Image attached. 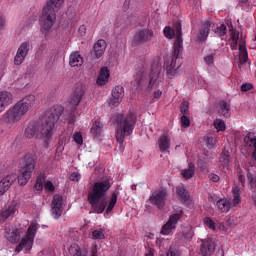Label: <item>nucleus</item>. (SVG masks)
Returning a JSON list of instances; mask_svg holds the SVG:
<instances>
[{
    "label": "nucleus",
    "instance_id": "6ab92c4d",
    "mask_svg": "<svg viewBox=\"0 0 256 256\" xmlns=\"http://www.w3.org/2000/svg\"><path fill=\"white\" fill-rule=\"evenodd\" d=\"M18 210L15 204H10L0 211V223H5L7 219H13L17 215Z\"/></svg>",
    "mask_w": 256,
    "mask_h": 256
},
{
    "label": "nucleus",
    "instance_id": "c03bdc74",
    "mask_svg": "<svg viewBox=\"0 0 256 256\" xmlns=\"http://www.w3.org/2000/svg\"><path fill=\"white\" fill-rule=\"evenodd\" d=\"M74 141L77 145H83V135H81V132H76L74 134Z\"/></svg>",
    "mask_w": 256,
    "mask_h": 256
},
{
    "label": "nucleus",
    "instance_id": "a878e982",
    "mask_svg": "<svg viewBox=\"0 0 256 256\" xmlns=\"http://www.w3.org/2000/svg\"><path fill=\"white\" fill-rule=\"evenodd\" d=\"M70 67H81L83 65V56L79 52H73L69 56Z\"/></svg>",
    "mask_w": 256,
    "mask_h": 256
},
{
    "label": "nucleus",
    "instance_id": "e2e57ef3",
    "mask_svg": "<svg viewBox=\"0 0 256 256\" xmlns=\"http://www.w3.org/2000/svg\"><path fill=\"white\" fill-rule=\"evenodd\" d=\"M238 43H239V42H232V43H231V49H232V51H235V49H237Z\"/></svg>",
    "mask_w": 256,
    "mask_h": 256
},
{
    "label": "nucleus",
    "instance_id": "aec40b11",
    "mask_svg": "<svg viewBox=\"0 0 256 256\" xmlns=\"http://www.w3.org/2000/svg\"><path fill=\"white\" fill-rule=\"evenodd\" d=\"M9 105H13V93L9 91L0 92V113H3Z\"/></svg>",
    "mask_w": 256,
    "mask_h": 256
},
{
    "label": "nucleus",
    "instance_id": "393cba45",
    "mask_svg": "<svg viewBox=\"0 0 256 256\" xmlns=\"http://www.w3.org/2000/svg\"><path fill=\"white\" fill-rule=\"evenodd\" d=\"M217 109L220 116L226 117V119L231 117V106L225 100L218 103Z\"/></svg>",
    "mask_w": 256,
    "mask_h": 256
},
{
    "label": "nucleus",
    "instance_id": "6e6d98bb",
    "mask_svg": "<svg viewBox=\"0 0 256 256\" xmlns=\"http://www.w3.org/2000/svg\"><path fill=\"white\" fill-rule=\"evenodd\" d=\"M231 39L233 43H239V34H237V32H232Z\"/></svg>",
    "mask_w": 256,
    "mask_h": 256
},
{
    "label": "nucleus",
    "instance_id": "09e8293b",
    "mask_svg": "<svg viewBox=\"0 0 256 256\" xmlns=\"http://www.w3.org/2000/svg\"><path fill=\"white\" fill-rule=\"evenodd\" d=\"M253 89V84L251 83H245V84H242L241 86V91L243 93H246V91H251Z\"/></svg>",
    "mask_w": 256,
    "mask_h": 256
},
{
    "label": "nucleus",
    "instance_id": "a18cd8bd",
    "mask_svg": "<svg viewBox=\"0 0 256 256\" xmlns=\"http://www.w3.org/2000/svg\"><path fill=\"white\" fill-rule=\"evenodd\" d=\"M45 191H49L50 193H53L55 191V186L53 185V182L47 181L44 185Z\"/></svg>",
    "mask_w": 256,
    "mask_h": 256
},
{
    "label": "nucleus",
    "instance_id": "0eeeda50",
    "mask_svg": "<svg viewBox=\"0 0 256 256\" xmlns=\"http://www.w3.org/2000/svg\"><path fill=\"white\" fill-rule=\"evenodd\" d=\"M65 4V0H48L43 7L42 15L40 16V31L43 35H49L53 25H55V19H57L58 9H61Z\"/></svg>",
    "mask_w": 256,
    "mask_h": 256
},
{
    "label": "nucleus",
    "instance_id": "1a4fd4ad",
    "mask_svg": "<svg viewBox=\"0 0 256 256\" xmlns=\"http://www.w3.org/2000/svg\"><path fill=\"white\" fill-rule=\"evenodd\" d=\"M39 225L37 223H31L26 231L25 236L21 239L18 246H16L15 251L21 253L23 249L25 251H31L33 249V243L35 242V236L37 235V230Z\"/></svg>",
    "mask_w": 256,
    "mask_h": 256
},
{
    "label": "nucleus",
    "instance_id": "680f3d73",
    "mask_svg": "<svg viewBox=\"0 0 256 256\" xmlns=\"http://www.w3.org/2000/svg\"><path fill=\"white\" fill-rule=\"evenodd\" d=\"M232 193H233V195H240L239 194L240 193V189L237 186H234L232 188Z\"/></svg>",
    "mask_w": 256,
    "mask_h": 256
},
{
    "label": "nucleus",
    "instance_id": "de8ad7c7",
    "mask_svg": "<svg viewBox=\"0 0 256 256\" xmlns=\"http://www.w3.org/2000/svg\"><path fill=\"white\" fill-rule=\"evenodd\" d=\"M34 188L36 189V191H43V180L38 178L36 180V183L34 185Z\"/></svg>",
    "mask_w": 256,
    "mask_h": 256
},
{
    "label": "nucleus",
    "instance_id": "9d476101",
    "mask_svg": "<svg viewBox=\"0 0 256 256\" xmlns=\"http://www.w3.org/2000/svg\"><path fill=\"white\" fill-rule=\"evenodd\" d=\"M35 165H37V157L28 156L25 159L24 166L20 169V174L16 176L19 185H27V183L31 179V175H33Z\"/></svg>",
    "mask_w": 256,
    "mask_h": 256
},
{
    "label": "nucleus",
    "instance_id": "2eb2a0df",
    "mask_svg": "<svg viewBox=\"0 0 256 256\" xmlns=\"http://www.w3.org/2000/svg\"><path fill=\"white\" fill-rule=\"evenodd\" d=\"M51 215L53 219H59L63 215V196L54 195L52 200Z\"/></svg>",
    "mask_w": 256,
    "mask_h": 256
},
{
    "label": "nucleus",
    "instance_id": "13d9d810",
    "mask_svg": "<svg viewBox=\"0 0 256 256\" xmlns=\"http://www.w3.org/2000/svg\"><path fill=\"white\" fill-rule=\"evenodd\" d=\"M65 149V146H63V142H59L58 143V146H57V148H56V151L58 152V153H63V150Z\"/></svg>",
    "mask_w": 256,
    "mask_h": 256
},
{
    "label": "nucleus",
    "instance_id": "bb28decb",
    "mask_svg": "<svg viewBox=\"0 0 256 256\" xmlns=\"http://www.w3.org/2000/svg\"><path fill=\"white\" fill-rule=\"evenodd\" d=\"M103 132V123L99 121H95L90 129V133L95 137V139H99L101 137V133Z\"/></svg>",
    "mask_w": 256,
    "mask_h": 256
},
{
    "label": "nucleus",
    "instance_id": "c756f323",
    "mask_svg": "<svg viewBox=\"0 0 256 256\" xmlns=\"http://www.w3.org/2000/svg\"><path fill=\"white\" fill-rule=\"evenodd\" d=\"M176 193L178 197H180L181 201H189V192L187 191V189H185V186L183 184H180L176 187Z\"/></svg>",
    "mask_w": 256,
    "mask_h": 256
},
{
    "label": "nucleus",
    "instance_id": "c9c22d12",
    "mask_svg": "<svg viewBox=\"0 0 256 256\" xmlns=\"http://www.w3.org/2000/svg\"><path fill=\"white\" fill-rule=\"evenodd\" d=\"M215 55V51H212L204 56L205 65H207L208 67H213V65H215Z\"/></svg>",
    "mask_w": 256,
    "mask_h": 256
},
{
    "label": "nucleus",
    "instance_id": "f704fd0d",
    "mask_svg": "<svg viewBox=\"0 0 256 256\" xmlns=\"http://www.w3.org/2000/svg\"><path fill=\"white\" fill-rule=\"evenodd\" d=\"M247 179L251 191H253V193H256V175L251 172H247Z\"/></svg>",
    "mask_w": 256,
    "mask_h": 256
},
{
    "label": "nucleus",
    "instance_id": "ddd939ff",
    "mask_svg": "<svg viewBox=\"0 0 256 256\" xmlns=\"http://www.w3.org/2000/svg\"><path fill=\"white\" fill-rule=\"evenodd\" d=\"M31 50V42L25 41L20 44L16 51V55L14 56V65L19 66L23 65L25 59H27V55H29V51Z\"/></svg>",
    "mask_w": 256,
    "mask_h": 256
},
{
    "label": "nucleus",
    "instance_id": "f8f14e48",
    "mask_svg": "<svg viewBox=\"0 0 256 256\" xmlns=\"http://www.w3.org/2000/svg\"><path fill=\"white\" fill-rule=\"evenodd\" d=\"M169 197V192L167 189L161 188L156 190L149 198L151 205L157 207V209H165V203Z\"/></svg>",
    "mask_w": 256,
    "mask_h": 256
},
{
    "label": "nucleus",
    "instance_id": "4468645a",
    "mask_svg": "<svg viewBox=\"0 0 256 256\" xmlns=\"http://www.w3.org/2000/svg\"><path fill=\"white\" fill-rule=\"evenodd\" d=\"M183 217V212L175 213L170 215L167 223L162 226L161 234L162 235H171L175 229H177V223Z\"/></svg>",
    "mask_w": 256,
    "mask_h": 256
},
{
    "label": "nucleus",
    "instance_id": "4c0bfd02",
    "mask_svg": "<svg viewBox=\"0 0 256 256\" xmlns=\"http://www.w3.org/2000/svg\"><path fill=\"white\" fill-rule=\"evenodd\" d=\"M215 33L218 37H225V35H227V26L221 24V26L216 28Z\"/></svg>",
    "mask_w": 256,
    "mask_h": 256
},
{
    "label": "nucleus",
    "instance_id": "338daca9",
    "mask_svg": "<svg viewBox=\"0 0 256 256\" xmlns=\"http://www.w3.org/2000/svg\"><path fill=\"white\" fill-rule=\"evenodd\" d=\"M241 3L246 4V3H247V0H241Z\"/></svg>",
    "mask_w": 256,
    "mask_h": 256
},
{
    "label": "nucleus",
    "instance_id": "423d86ee",
    "mask_svg": "<svg viewBox=\"0 0 256 256\" xmlns=\"http://www.w3.org/2000/svg\"><path fill=\"white\" fill-rule=\"evenodd\" d=\"M114 125H116V141L120 147L125 143V137L133 135L135 125H137V114L129 112L126 115L118 113L112 118Z\"/></svg>",
    "mask_w": 256,
    "mask_h": 256
},
{
    "label": "nucleus",
    "instance_id": "20e7f679",
    "mask_svg": "<svg viewBox=\"0 0 256 256\" xmlns=\"http://www.w3.org/2000/svg\"><path fill=\"white\" fill-rule=\"evenodd\" d=\"M159 75H161V63L154 61L151 66V72L149 79H147V69L140 68L134 75V87H146L147 93H151L154 90V99H161L163 92L159 90Z\"/></svg>",
    "mask_w": 256,
    "mask_h": 256
},
{
    "label": "nucleus",
    "instance_id": "8fccbe9b",
    "mask_svg": "<svg viewBox=\"0 0 256 256\" xmlns=\"http://www.w3.org/2000/svg\"><path fill=\"white\" fill-rule=\"evenodd\" d=\"M208 179H210L212 181V183H219V180L221 179L219 177V175L215 174V173H210L208 175Z\"/></svg>",
    "mask_w": 256,
    "mask_h": 256
},
{
    "label": "nucleus",
    "instance_id": "4be33fe9",
    "mask_svg": "<svg viewBox=\"0 0 256 256\" xmlns=\"http://www.w3.org/2000/svg\"><path fill=\"white\" fill-rule=\"evenodd\" d=\"M93 49L96 59H100V57H103V54L107 49V42L103 39H100L94 44Z\"/></svg>",
    "mask_w": 256,
    "mask_h": 256
},
{
    "label": "nucleus",
    "instance_id": "f3484780",
    "mask_svg": "<svg viewBox=\"0 0 256 256\" xmlns=\"http://www.w3.org/2000/svg\"><path fill=\"white\" fill-rule=\"evenodd\" d=\"M17 181V174H9L1 179L0 181V197L5 195L9 189H11V185H13Z\"/></svg>",
    "mask_w": 256,
    "mask_h": 256
},
{
    "label": "nucleus",
    "instance_id": "c85d7f7f",
    "mask_svg": "<svg viewBox=\"0 0 256 256\" xmlns=\"http://www.w3.org/2000/svg\"><path fill=\"white\" fill-rule=\"evenodd\" d=\"M209 31H211V24L209 22H206L203 24V28L200 30V33L198 35V39L201 43H203V41H206L207 37H209Z\"/></svg>",
    "mask_w": 256,
    "mask_h": 256
},
{
    "label": "nucleus",
    "instance_id": "3c124183",
    "mask_svg": "<svg viewBox=\"0 0 256 256\" xmlns=\"http://www.w3.org/2000/svg\"><path fill=\"white\" fill-rule=\"evenodd\" d=\"M5 27H7V20L0 14V31H4Z\"/></svg>",
    "mask_w": 256,
    "mask_h": 256
},
{
    "label": "nucleus",
    "instance_id": "a211bd4d",
    "mask_svg": "<svg viewBox=\"0 0 256 256\" xmlns=\"http://www.w3.org/2000/svg\"><path fill=\"white\" fill-rule=\"evenodd\" d=\"M215 241L211 238L204 239L201 241L200 253L203 256H211L215 253Z\"/></svg>",
    "mask_w": 256,
    "mask_h": 256
},
{
    "label": "nucleus",
    "instance_id": "bf43d9fd",
    "mask_svg": "<svg viewBox=\"0 0 256 256\" xmlns=\"http://www.w3.org/2000/svg\"><path fill=\"white\" fill-rule=\"evenodd\" d=\"M238 180H239V183L242 187H245V176H243L242 174H240L238 176Z\"/></svg>",
    "mask_w": 256,
    "mask_h": 256
},
{
    "label": "nucleus",
    "instance_id": "58836bf2",
    "mask_svg": "<svg viewBox=\"0 0 256 256\" xmlns=\"http://www.w3.org/2000/svg\"><path fill=\"white\" fill-rule=\"evenodd\" d=\"M214 127L217 131H225V121L221 119H216L214 121Z\"/></svg>",
    "mask_w": 256,
    "mask_h": 256
},
{
    "label": "nucleus",
    "instance_id": "412c9836",
    "mask_svg": "<svg viewBox=\"0 0 256 256\" xmlns=\"http://www.w3.org/2000/svg\"><path fill=\"white\" fill-rule=\"evenodd\" d=\"M110 76L111 72L109 71V68L105 66L102 67L96 80L97 85H99L100 87H103V85H107V83H109Z\"/></svg>",
    "mask_w": 256,
    "mask_h": 256
},
{
    "label": "nucleus",
    "instance_id": "052dcab7",
    "mask_svg": "<svg viewBox=\"0 0 256 256\" xmlns=\"http://www.w3.org/2000/svg\"><path fill=\"white\" fill-rule=\"evenodd\" d=\"M154 253H155V250L153 248H148L145 256H153Z\"/></svg>",
    "mask_w": 256,
    "mask_h": 256
},
{
    "label": "nucleus",
    "instance_id": "a19ab883",
    "mask_svg": "<svg viewBox=\"0 0 256 256\" xmlns=\"http://www.w3.org/2000/svg\"><path fill=\"white\" fill-rule=\"evenodd\" d=\"M204 224L207 225L211 229V231H215V222L210 217H206L204 219Z\"/></svg>",
    "mask_w": 256,
    "mask_h": 256
},
{
    "label": "nucleus",
    "instance_id": "5fc2aeb1",
    "mask_svg": "<svg viewBox=\"0 0 256 256\" xmlns=\"http://www.w3.org/2000/svg\"><path fill=\"white\" fill-rule=\"evenodd\" d=\"M79 35H81V37H85L86 33H87V27L85 25H81L78 29Z\"/></svg>",
    "mask_w": 256,
    "mask_h": 256
},
{
    "label": "nucleus",
    "instance_id": "79ce46f5",
    "mask_svg": "<svg viewBox=\"0 0 256 256\" xmlns=\"http://www.w3.org/2000/svg\"><path fill=\"white\" fill-rule=\"evenodd\" d=\"M93 239H105V234H103V230H94L92 232Z\"/></svg>",
    "mask_w": 256,
    "mask_h": 256
},
{
    "label": "nucleus",
    "instance_id": "6e6552de",
    "mask_svg": "<svg viewBox=\"0 0 256 256\" xmlns=\"http://www.w3.org/2000/svg\"><path fill=\"white\" fill-rule=\"evenodd\" d=\"M83 95H85V91L83 90V87H78L75 89L74 93L72 94L70 98V104L65 109V119L68 121L70 125H73L75 123V111H77V107L81 103V100L83 99Z\"/></svg>",
    "mask_w": 256,
    "mask_h": 256
},
{
    "label": "nucleus",
    "instance_id": "69168bd1",
    "mask_svg": "<svg viewBox=\"0 0 256 256\" xmlns=\"http://www.w3.org/2000/svg\"><path fill=\"white\" fill-rule=\"evenodd\" d=\"M252 199H253L254 205H255V207H256V195H254V196L252 197Z\"/></svg>",
    "mask_w": 256,
    "mask_h": 256
},
{
    "label": "nucleus",
    "instance_id": "f03ea898",
    "mask_svg": "<svg viewBox=\"0 0 256 256\" xmlns=\"http://www.w3.org/2000/svg\"><path fill=\"white\" fill-rule=\"evenodd\" d=\"M174 29L171 26H166L164 28V36L167 39L174 40L173 46V54L171 57L167 58L164 67L166 69V77L168 79H173L177 73H179V69H181V65H183V57H181V52L183 51V32L181 23L176 22L174 24Z\"/></svg>",
    "mask_w": 256,
    "mask_h": 256
},
{
    "label": "nucleus",
    "instance_id": "2f4dec72",
    "mask_svg": "<svg viewBox=\"0 0 256 256\" xmlns=\"http://www.w3.org/2000/svg\"><path fill=\"white\" fill-rule=\"evenodd\" d=\"M239 59L242 63H247V60L249 59L245 42L239 44Z\"/></svg>",
    "mask_w": 256,
    "mask_h": 256
},
{
    "label": "nucleus",
    "instance_id": "7ed1b4c3",
    "mask_svg": "<svg viewBox=\"0 0 256 256\" xmlns=\"http://www.w3.org/2000/svg\"><path fill=\"white\" fill-rule=\"evenodd\" d=\"M61 115H63V107L55 106L46 114L44 120L30 122L24 131V137L26 139L36 137V139L49 141L53 137V129Z\"/></svg>",
    "mask_w": 256,
    "mask_h": 256
},
{
    "label": "nucleus",
    "instance_id": "cd10ccee",
    "mask_svg": "<svg viewBox=\"0 0 256 256\" xmlns=\"http://www.w3.org/2000/svg\"><path fill=\"white\" fill-rule=\"evenodd\" d=\"M216 207L221 213H229L231 209V202L227 199H220L216 202Z\"/></svg>",
    "mask_w": 256,
    "mask_h": 256
},
{
    "label": "nucleus",
    "instance_id": "9b49d317",
    "mask_svg": "<svg viewBox=\"0 0 256 256\" xmlns=\"http://www.w3.org/2000/svg\"><path fill=\"white\" fill-rule=\"evenodd\" d=\"M154 32L149 28L138 29L132 39V47H139L153 41Z\"/></svg>",
    "mask_w": 256,
    "mask_h": 256
},
{
    "label": "nucleus",
    "instance_id": "774afa93",
    "mask_svg": "<svg viewBox=\"0 0 256 256\" xmlns=\"http://www.w3.org/2000/svg\"><path fill=\"white\" fill-rule=\"evenodd\" d=\"M91 256H97V254L93 253Z\"/></svg>",
    "mask_w": 256,
    "mask_h": 256
},
{
    "label": "nucleus",
    "instance_id": "39448f33",
    "mask_svg": "<svg viewBox=\"0 0 256 256\" xmlns=\"http://www.w3.org/2000/svg\"><path fill=\"white\" fill-rule=\"evenodd\" d=\"M35 95L29 94L16 102L0 118V123L5 125H15L19 123L31 109L35 106Z\"/></svg>",
    "mask_w": 256,
    "mask_h": 256
},
{
    "label": "nucleus",
    "instance_id": "49530a36",
    "mask_svg": "<svg viewBox=\"0 0 256 256\" xmlns=\"http://www.w3.org/2000/svg\"><path fill=\"white\" fill-rule=\"evenodd\" d=\"M168 256H181V252L179 251V249L170 247V249L168 250Z\"/></svg>",
    "mask_w": 256,
    "mask_h": 256
},
{
    "label": "nucleus",
    "instance_id": "603ef678",
    "mask_svg": "<svg viewBox=\"0 0 256 256\" xmlns=\"http://www.w3.org/2000/svg\"><path fill=\"white\" fill-rule=\"evenodd\" d=\"M206 145H207L208 149H213V147L215 145V138L208 137L207 141H206Z\"/></svg>",
    "mask_w": 256,
    "mask_h": 256
},
{
    "label": "nucleus",
    "instance_id": "f257e3e1",
    "mask_svg": "<svg viewBox=\"0 0 256 256\" xmlns=\"http://www.w3.org/2000/svg\"><path fill=\"white\" fill-rule=\"evenodd\" d=\"M109 189H111V181L109 179L94 183L91 191L88 193V203L91 205L94 213L101 214L105 211L104 215H109L115 209L119 192L114 191L107 202L105 197H107Z\"/></svg>",
    "mask_w": 256,
    "mask_h": 256
},
{
    "label": "nucleus",
    "instance_id": "473e14b6",
    "mask_svg": "<svg viewBox=\"0 0 256 256\" xmlns=\"http://www.w3.org/2000/svg\"><path fill=\"white\" fill-rule=\"evenodd\" d=\"M244 143L248 147H256V132H249L244 137Z\"/></svg>",
    "mask_w": 256,
    "mask_h": 256
},
{
    "label": "nucleus",
    "instance_id": "e433bc0d",
    "mask_svg": "<svg viewBox=\"0 0 256 256\" xmlns=\"http://www.w3.org/2000/svg\"><path fill=\"white\" fill-rule=\"evenodd\" d=\"M197 166L202 171V173H209V164L203 160V159H198L197 161Z\"/></svg>",
    "mask_w": 256,
    "mask_h": 256
},
{
    "label": "nucleus",
    "instance_id": "7c9ffc66",
    "mask_svg": "<svg viewBox=\"0 0 256 256\" xmlns=\"http://www.w3.org/2000/svg\"><path fill=\"white\" fill-rule=\"evenodd\" d=\"M181 175L184 179H193V176L195 175V164L190 162L188 168L181 171Z\"/></svg>",
    "mask_w": 256,
    "mask_h": 256
},
{
    "label": "nucleus",
    "instance_id": "4d7b16f0",
    "mask_svg": "<svg viewBox=\"0 0 256 256\" xmlns=\"http://www.w3.org/2000/svg\"><path fill=\"white\" fill-rule=\"evenodd\" d=\"M81 179V175L79 173H72L70 175V180L71 181H79Z\"/></svg>",
    "mask_w": 256,
    "mask_h": 256
},
{
    "label": "nucleus",
    "instance_id": "ea45409f",
    "mask_svg": "<svg viewBox=\"0 0 256 256\" xmlns=\"http://www.w3.org/2000/svg\"><path fill=\"white\" fill-rule=\"evenodd\" d=\"M180 112L182 115H188L189 113V101H183L180 106Z\"/></svg>",
    "mask_w": 256,
    "mask_h": 256
},
{
    "label": "nucleus",
    "instance_id": "dca6fc26",
    "mask_svg": "<svg viewBox=\"0 0 256 256\" xmlns=\"http://www.w3.org/2000/svg\"><path fill=\"white\" fill-rule=\"evenodd\" d=\"M125 95V88L123 86L118 85L114 89H112V98L109 102L110 107H119L121 101H123V97Z\"/></svg>",
    "mask_w": 256,
    "mask_h": 256
},
{
    "label": "nucleus",
    "instance_id": "5701e85b",
    "mask_svg": "<svg viewBox=\"0 0 256 256\" xmlns=\"http://www.w3.org/2000/svg\"><path fill=\"white\" fill-rule=\"evenodd\" d=\"M158 147L161 153H169V149L171 148V138L167 135H161L158 139Z\"/></svg>",
    "mask_w": 256,
    "mask_h": 256
},
{
    "label": "nucleus",
    "instance_id": "b1692460",
    "mask_svg": "<svg viewBox=\"0 0 256 256\" xmlns=\"http://www.w3.org/2000/svg\"><path fill=\"white\" fill-rule=\"evenodd\" d=\"M5 238L7 241H9V243H19L21 240V233L17 229H7Z\"/></svg>",
    "mask_w": 256,
    "mask_h": 256
},
{
    "label": "nucleus",
    "instance_id": "37998d69",
    "mask_svg": "<svg viewBox=\"0 0 256 256\" xmlns=\"http://www.w3.org/2000/svg\"><path fill=\"white\" fill-rule=\"evenodd\" d=\"M181 125L184 127V129H187L191 125V121L187 117V115H182L181 116Z\"/></svg>",
    "mask_w": 256,
    "mask_h": 256
},
{
    "label": "nucleus",
    "instance_id": "864d4df0",
    "mask_svg": "<svg viewBox=\"0 0 256 256\" xmlns=\"http://www.w3.org/2000/svg\"><path fill=\"white\" fill-rule=\"evenodd\" d=\"M232 203H233L234 207H236V205H239V203H241V194L233 195Z\"/></svg>",
    "mask_w": 256,
    "mask_h": 256
},
{
    "label": "nucleus",
    "instance_id": "72a5a7b5",
    "mask_svg": "<svg viewBox=\"0 0 256 256\" xmlns=\"http://www.w3.org/2000/svg\"><path fill=\"white\" fill-rule=\"evenodd\" d=\"M229 157H230L229 151L224 150L220 156V163H221L223 169L229 168V163H230Z\"/></svg>",
    "mask_w": 256,
    "mask_h": 256
},
{
    "label": "nucleus",
    "instance_id": "0e129e2a",
    "mask_svg": "<svg viewBox=\"0 0 256 256\" xmlns=\"http://www.w3.org/2000/svg\"><path fill=\"white\" fill-rule=\"evenodd\" d=\"M252 158L254 159V161H256V147H254V150L252 152Z\"/></svg>",
    "mask_w": 256,
    "mask_h": 256
}]
</instances>
